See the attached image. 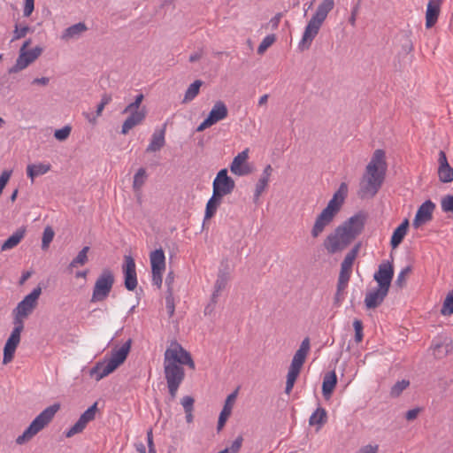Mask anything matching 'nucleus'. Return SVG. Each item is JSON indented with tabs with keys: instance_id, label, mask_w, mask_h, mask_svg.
Here are the masks:
<instances>
[{
	"instance_id": "obj_1",
	"label": "nucleus",
	"mask_w": 453,
	"mask_h": 453,
	"mask_svg": "<svg viewBox=\"0 0 453 453\" xmlns=\"http://www.w3.org/2000/svg\"><path fill=\"white\" fill-rule=\"evenodd\" d=\"M181 365L195 369L191 355L179 343L173 342L166 349L164 355V372L171 397L176 396L178 388L182 383L185 372Z\"/></svg>"
},
{
	"instance_id": "obj_2",
	"label": "nucleus",
	"mask_w": 453,
	"mask_h": 453,
	"mask_svg": "<svg viewBox=\"0 0 453 453\" xmlns=\"http://www.w3.org/2000/svg\"><path fill=\"white\" fill-rule=\"evenodd\" d=\"M388 169L386 154L383 150H376L360 180L358 196L361 198L373 197L381 188Z\"/></svg>"
},
{
	"instance_id": "obj_3",
	"label": "nucleus",
	"mask_w": 453,
	"mask_h": 453,
	"mask_svg": "<svg viewBox=\"0 0 453 453\" xmlns=\"http://www.w3.org/2000/svg\"><path fill=\"white\" fill-rule=\"evenodd\" d=\"M334 0H323V2L319 4L316 12L305 27L303 37L299 42L298 49L301 51L308 50L311 47V42L318 35L320 27L326 19L328 13L334 9Z\"/></svg>"
},
{
	"instance_id": "obj_4",
	"label": "nucleus",
	"mask_w": 453,
	"mask_h": 453,
	"mask_svg": "<svg viewBox=\"0 0 453 453\" xmlns=\"http://www.w3.org/2000/svg\"><path fill=\"white\" fill-rule=\"evenodd\" d=\"M59 409V403H54L44 409L38 416L35 417L23 434L17 437L16 443L22 445L30 441L35 435L50 424Z\"/></svg>"
},
{
	"instance_id": "obj_5",
	"label": "nucleus",
	"mask_w": 453,
	"mask_h": 453,
	"mask_svg": "<svg viewBox=\"0 0 453 453\" xmlns=\"http://www.w3.org/2000/svg\"><path fill=\"white\" fill-rule=\"evenodd\" d=\"M114 282L115 278L111 270L104 269L96 280L90 301L92 303L104 301L109 296Z\"/></svg>"
},
{
	"instance_id": "obj_6",
	"label": "nucleus",
	"mask_w": 453,
	"mask_h": 453,
	"mask_svg": "<svg viewBox=\"0 0 453 453\" xmlns=\"http://www.w3.org/2000/svg\"><path fill=\"white\" fill-rule=\"evenodd\" d=\"M235 188L234 180L228 176L226 168L221 169L212 182L213 194L223 197L233 192Z\"/></svg>"
},
{
	"instance_id": "obj_7",
	"label": "nucleus",
	"mask_w": 453,
	"mask_h": 453,
	"mask_svg": "<svg viewBox=\"0 0 453 453\" xmlns=\"http://www.w3.org/2000/svg\"><path fill=\"white\" fill-rule=\"evenodd\" d=\"M42 293V288L37 287L33 291L26 296L24 299L19 302L14 310V316L19 319L27 317L37 304V300Z\"/></svg>"
},
{
	"instance_id": "obj_8",
	"label": "nucleus",
	"mask_w": 453,
	"mask_h": 453,
	"mask_svg": "<svg viewBox=\"0 0 453 453\" xmlns=\"http://www.w3.org/2000/svg\"><path fill=\"white\" fill-rule=\"evenodd\" d=\"M344 231L338 226L334 234L327 236L325 248L329 253L334 254L342 250L352 242Z\"/></svg>"
},
{
	"instance_id": "obj_9",
	"label": "nucleus",
	"mask_w": 453,
	"mask_h": 453,
	"mask_svg": "<svg viewBox=\"0 0 453 453\" xmlns=\"http://www.w3.org/2000/svg\"><path fill=\"white\" fill-rule=\"evenodd\" d=\"M42 51L43 49L42 47L36 46L32 50H25V51L19 52L15 65L9 70V72L11 73H18L27 68L31 63H33L41 56Z\"/></svg>"
},
{
	"instance_id": "obj_10",
	"label": "nucleus",
	"mask_w": 453,
	"mask_h": 453,
	"mask_svg": "<svg viewBox=\"0 0 453 453\" xmlns=\"http://www.w3.org/2000/svg\"><path fill=\"white\" fill-rule=\"evenodd\" d=\"M394 277V267L392 262L383 261L380 264L377 272L373 275L378 287L389 290Z\"/></svg>"
},
{
	"instance_id": "obj_11",
	"label": "nucleus",
	"mask_w": 453,
	"mask_h": 453,
	"mask_svg": "<svg viewBox=\"0 0 453 453\" xmlns=\"http://www.w3.org/2000/svg\"><path fill=\"white\" fill-rule=\"evenodd\" d=\"M125 287L127 290L133 291L137 287V275L135 270V263L131 256H125L124 264L122 266Z\"/></svg>"
},
{
	"instance_id": "obj_12",
	"label": "nucleus",
	"mask_w": 453,
	"mask_h": 453,
	"mask_svg": "<svg viewBox=\"0 0 453 453\" xmlns=\"http://www.w3.org/2000/svg\"><path fill=\"white\" fill-rule=\"evenodd\" d=\"M249 158L248 149L238 153L230 165V171L237 176H246L251 173V167L247 163Z\"/></svg>"
},
{
	"instance_id": "obj_13",
	"label": "nucleus",
	"mask_w": 453,
	"mask_h": 453,
	"mask_svg": "<svg viewBox=\"0 0 453 453\" xmlns=\"http://www.w3.org/2000/svg\"><path fill=\"white\" fill-rule=\"evenodd\" d=\"M365 226V216L361 213L356 214L349 219L339 227L345 230V234L353 241L363 230Z\"/></svg>"
},
{
	"instance_id": "obj_14",
	"label": "nucleus",
	"mask_w": 453,
	"mask_h": 453,
	"mask_svg": "<svg viewBox=\"0 0 453 453\" xmlns=\"http://www.w3.org/2000/svg\"><path fill=\"white\" fill-rule=\"evenodd\" d=\"M348 195V186L345 182L341 183L338 190L334 194L333 197L329 200L324 211L331 213L334 217L340 211L346 196Z\"/></svg>"
},
{
	"instance_id": "obj_15",
	"label": "nucleus",
	"mask_w": 453,
	"mask_h": 453,
	"mask_svg": "<svg viewBox=\"0 0 453 453\" xmlns=\"http://www.w3.org/2000/svg\"><path fill=\"white\" fill-rule=\"evenodd\" d=\"M434 208L435 204L431 200L424 202L417 211L413 220V226L418 228L421 225L429 222L433 218Z\"/></svg>"
},
{
	"instance_id": "obj_16",
	"label": "nucleus",
	"mask_w": 453,
	"mask_h": 453,
	"mask_svg": "<svg viewBox=\"0 0 453 453\" xmlns=\"http://www.w3.org/2000/svg\"><path fill=\"white\" fill-rule=\"evenodd\" d=\"M359 250V246H355L350 251L347 253L345 256L343 261L341 264V271L339 274V280H349L351 271H352V265L353 263L357 256Z\"/></svg>"
},
{
	"instance_id": "obj_17",
	"label": "nucleus",
	"mask_w": 453,
	"mask_h": 453,
	"mask_svg": "<svg viewBox=\"0 0 453 453\" xmlns=\"http://www.w3.org/2000/svg\"><path fill=\"white\" fill-rule=\"evenodd\" d=\"M132 344V340L128 339L125 343H123L119 348L113 349L111 350V358L108 362L117 369L121 364L125 362L127 357L130 351Z\"/></svg>"
},
{
	"instance_id": "obj_18",
	"label": "nucleus",
	"mask_w": 453,
	"mask_h": 453,
	"mask_svg": "<svg viewBox=\"0 0 453 453\" xmlns=\"http://www.w3.org/2000/svg\"><path fill=\"white\" fill-rule=\"evenodd\" d=\"M388 289L380 288V287L376 288L375 289H372L366 293L365 298V304L367 309H375L378 306H380L385 297L388 294Z\"/></svg>"
},
{
	"instance_id": "obj_19",
	"label": "nucleus",
	"mask_w": 453,
	"mask_h": 453,
	"mask_svg": "<svg viewBox=\"0 0 453 453\" xmlns=\"http://www.w3.org/2000/svg\"><path fill=\"white\" fill-rule=\"evenodd\" d=\"M129 116L124 121L121 127V134H127L134 127L142 123L146 118V111L142 108L141 111H130Z\"/></svg>"
},
{
	"instance_id": "obj_20",
	"label": "nucleus",
	"mask_w": 453,
	"mask_h": 453,
	"mask_svg": "<svg viewBox=\"0 0 453 453\" xmlns=\"http://www.w3.org/2000/svg\"><path fill=\"white\" fill-rule=\"evenodd\" d=\"M441 0H430L426 12V27L431 28L436 22L440 14Z\"/></svg>"
},
{
	"instance_id": "obj_21",
	"label": "nucleus",
	"mask_w": 453,
	"mask_h": 453,
	"mask_svg": "<svg viewBox=\"0 0 453 453\" xmlns=\"http://www.w3.org/2000/svg\"><path fill=\"white\" fill-rule=\"evenodd\" d=\"M334 216L326 211H322L319 215L316 218L315 223L311 229V235L316 238L318 237L334 219Z\"/></svg>"
},
{
	"instance_id": "obj_22",
	"label": "nucleus",
	"mask_w": 453,
	"mask_h": 453,
	"mask_svg": "<svg viewBox=\"0 0 453 453\" xmlns=\"http://www.w3.org/2000/svg\"><path fill=\"white\" fill-rule=\"evenodd\" d=\"M310 339L306 337L303 340L299 346V349L295 353L290 365L301 369L305 362V358L310 350Z\"/></svg>"
},
{
	"instance_id": "obj_23",
	"label": "nucleus",
	"mask_w": 453,
	"mask_h": 453,
	"mask_svg": "<svg viewBox=\"0 0 453 453\" xmlns=\"http://www.w3.org/2000/svg\"><path fill=\"white\" fill-rule=\"evenodd\" d=\"M228 110L226 105L222 101H218L214 104L207 119L214 125L217 122L225 119L227 117Z\"/></svg>"
},
{
	"instance_id": "obj_24",
	"label": "nucleus",
	"mask_w": 453,
	"mask_h": 453,
	"mask_svg": "<svg viewBox=\"0 0 453 453\" xmlns=\"http://www.w3.org/2000/svg\"><path fill=\"white\" fill-rule=\"evenodd\" d=\"M236 396H237V391H234L226 397V399L225 401V404L223 406V409L219 414V420H218V429L219 430L221 429L225 426L226 419L231 415L233 405L236 399Z\"/></svg>"
},
{
	"instance_id": "obj_25",
	"label": "nucleus",
	"mask_w": 453,
	"mask_h": 453,
	"mask_svg": "<svg viewBox=\"0 0 453 453\" xmlns=\"http://www.w3.org/2000/svg\"><path fill=\"white\" fill-rule=\"evenodd\" d=\"M165 127L160 130H155L151 135L150 144L146 149V152H156L160 150L165 143Z\"/></svg>"
},
{
	"instance_id": "obj_26",
	"label": "nucleus",
	"mask_w": 453,
	"mask_h": 453,
	"mask_svg": "<svg viewBox=\"0 0 453 453\" xmlns=\"http://www.w3.org/2000/svg\"><path fill=\"white\" fill-rule=\"evenodd\" d=\"M272 173H273V167L271 166V165H267L264 168L263 173H262L257 183L256 184V188H255V193H254L255 200H257L259 198V196H261V194L266 188Z\"/></svg>"
},
{
	"instance_id": "obj_27",
	"label": "nucleus",
	"mask_w": 453,
	"mask_h": 453,
	"mask_svg": "<svg viewBox=\"0 0 453 453\" xmlns=\"http://www.w3.org/2000/svg\"><path fill=\"white\" fill-rule=\"evenodd\" d=\"M88 30L87 26L83 22H79L65 28L61 35L64 41L79 38L84 32Z\"/></svg>"
},
{
	"instance_id": "obj_28",
	"label": "nucleus",
	"mask_w": 453,
	"mask_h": 453,
	"mask_svg": "<svg viewBox=\"0 0 453 453\" xmlns=\"http://www.w3.org/2000/svg\"><path fill=\"white\" fill-rule=\"evenodd\" d=\"M115 370L116 369L108 361L106 363H97L90 370V375L95 378L96 381H99Z\"/></svg>"
},
{
	"instance_id": "obj_29",
	"label": "nucleus",
	"mask_w": 453,
	"mask_h": 453,
	"mask_svg": "<svg viewBox=\"0 0 453 453\" xmlns=\"http://www.w3.org/2000/svg\"><path fill=\"white\" fill-rule=\"evenodd\" d=\"M229 280V274L226 271L219 270L214 284V291L211 296V303L215 304L220 292L226 288Z\"/></svg>"
},
{
	"instance_id": "obj_30",
	"label": "nucleus",
	"mask_w": 453,
	"mask_h": 453,
	"mask_svg": "<svg viewBox=\"0 0 453 453\" xmlns=\"http://www.w3.org/2000/svg\"><path fill=\"white\" fill-rule=\"evenodd\" d=\"M151 271L165 270V256L164 250L160 248L152 251L150 255Z\"/></svg>"
},
{
	"instance_id": "obj_31",
	"label": "nucleus",
	"mask_w": 453,
	"mask_h": 453,
	"mask_svg": "<svg viewBox=\"0 0 453 453\" xmlns=\"http://www.w3.org/2000/svg\"><path fill=\"white\" fill-rule=\"evenodd\" d=\"M409 226V221L405 219L403 223H401L394 231L390 244L393 249L397 248L400 243L403 242L404 236L407 234V229Z\"/></svg>"
},
{
	"instance_id": "obj_32",
	"label": "nucleus",
	"mask_w": 453,
	"mask_h": 453,
	"mask_svg": "<svg viewBox=\"0 0 453 453\" xmlns=\"http://www.w3.org/2000/svg\"><path fill=\"white\" fill-rule=\"evenodd\" d=\"M337 378L335 372H330L326 373L323 379L322 383V393L325 398H328L331 396L334 388L336 385Z\"/></svg>"
},
{
	"instance_id": "obj_33",
	"label": "nucleus",
	"mask_w": 453,
	"mask_h": 453,
	"mask_svg": "<svg viewBox=\"0 0 453 453\" xmlns=\"http://www.w3.org/2000/svg\"><path fill=\"white\" fill-rule=\"evenodd\" d=\"M25 234L26 229L24 227L19 228L2 244L1 250H8L13 249L24 238Z\"/></svg>"
},
{
	"instance_id": "obj_34",
	"label": "nucleus",
	"mask_w": 453,
	"mask_h": 453,
	"mask_svg": "<svg viewBox=\"0 0 453 453\" xmlns=\"http://www.w3.org/2000/svg\"><path fill=\"white\" fill-rule=\"evenodd\" d=\"M20 340L13 339L9 337L7 342H5L4 348V358H3V364L7 365L9 364L14 357L15 350L19 343Z\"/></svg>"
},
{
	"instance_id": "obj_35",
	"label": "nucleus",
	"mask_w": 453,
	"mask_h": 453,
	"mask_svg": "<svg viewBox=\"0 0 453 453\" xmlns=\"http://www.w3.org/2000/svg\"><path fill=\"white\" fill-rule=\"evenodd\" d=\"M50 169V164L39 163L28 165L27 167V174L32 180H34L35 177L47 173Z\"/></svg>"
},
{
	"instance_id": "obj_36",
	"label": "nucleus",
	"mask_w": 453,
	"mask_h": 453,
	"mask_svg": "<svg viewBox=\"0 0 453 453\" xmlns=\"http://www.w3.org/2000/svg\"><path fill=\"white\" fill-rule=\"evenodd\" d=\"M222 197L215 196L212 193L211 197L209 199L205 208L204 219H210L214 216L217 211L218 207L221 203Z\"/></svg>"
},
{
	"instance_id": "obj_37",
	"label": "nucleus",
	"mask_w": 453,
	"mask_h": 453,
	"mask_svg": "<svg viewBox=\"0 0 453 453\" xmlns=\"http://www.w3.org/2000/svg\"><path fill=\"white\" fill-rule=\"evenodd\" d=\"M326 422V411L324 408L319 407L310 417L309 424L311 426L319 425V426Z\"/></svg>"
},
{
	"instance_id": "obj_38",
	"label": "nucleus",
	"mask_w": 453,
	"mask_h": 453,
	"mask_svg": "<svg viewBox=\"0 0 453 453\" xmlns=\"http://www.w3.org/2000/svg\"><path fill=\"white\" fill-rule=\"evenodd\" d=\"M300 371H301L300 368L294 367L291 365L289 366L288 375H287L286 388H285V392L287 394H289L292 391L295 382L300 373Z\"/></svg>"
},
{
	"instance_id": "obj_39",
	"label": "nucleus",
	"mask_w": 453,
	"mask_h": 453,
	"mask_svg": "<svg viewBox=\"0 0 453 453\" xmlns=\"http://www.w3.org/2000/svg\"><path fill=\"white\" fill-rule=\"evenodd\" d=\"M203 82L200 80L195 81L191 83L185 92L183 103L192 101L199 93Z\"/></svg>"
},
{
	"instance_id": "obj_40",
	"label": "nucleus",
	"mask_w": 453,
	"mask_h": 453,
	"mask_svg": "<svg viewBox=\"0 0 453 453\" xmlns=\"http://www.w3.org/2000/svg\"><path fill=\"white\" fill-rule=\"evenodd\" d=\"M89 250L88 246H85L82 250L78 253V255L71 261L69 264V268H75L78 266L84 265L88 262V252Z\"/></svg>"
},
{
	"instance_id": "obj_41",
	"label": "nucleus",
	"mask_w": 453,
	"mask_h": 453,
	"mask_svg": "<svg viewBox=\"0 0 453 453\" xmlns=\"http://www.w3.org/2000/svg\"><path fill=\"white\" fill-rule=\"evenodd\" d=\"M147 173L144 168H140L136 172V173L134 176V181H133V188L135 192H138L141 190L142 187L144 185L146 180H147Z\"/></svg>"
},
{
	"instance_id": "obj_42",
	"label": "nucleus",
	"mask_w": 453,
	"mask_h": 453,
	"mask_svg": "<svg viewBox=\"0 0 453 453\" xmlns=\"http://www.w3.org/2000/svg\"><path fill=\"white\" fill-rule=\"evenodd\" d=\"M443 316H450L453 314V289L447 295L441 310Z\"/></svg>"
},
{
	"instance_id": "obj_43",
	"label": "nucleus",
	"mask_w": 453,
	"mask_h": 453,
	"mask_svg": "<svg viewBox=\"0 0 453 453\" xmlns=\"http://www.w3.org/2000/svg\"><path fill=\"white\" fill-rule=\"evenodd\" d=\"M438 177L443 183L451 182L453 180V168L451 166L439 167Z\"/></svg>"
},
{
	"instance_id": "obj_44",
	"label": "nucleus",
	"mask_w": 453,
	"mask_h": 453,
	"mask_svg": "<svg viewBox=\"0 0 453 453\" xmlns=\"http://www.w3.org/2000/svg\"><path fill=\"white\" fill-rule=\"evenodd\" d=\"M349 281L338 279L337 290L334 296V303L340 305L344 298V291L348 286Z\"/></svg>"
},
{
	"instance_id": "obj_45",
	"label": "nucleus",
	"mask_w": 453,
	"mask_h": 453,
	"mask_svg": "<svg viewBox=\"0 0 453 453\" xmlns=\"http://www.w3.org/2000/svg\"><path fill=\"white\" fill-rule=\"evenodd\" d=\"M55 233L51 226H46L42 233V249H48L50 243L52 242L54 238Z\"/></svg>"
},
{
	"instance_id": "obj_46",
	"label": "nucleus",
	"mask_w": 453,
	"mask_h": 453,
	"mask_svg": "<svg viewBox=\"0 0 453 453\" xmlns=\"http://www.w3.org/2000/svg\"><path fill=\"white\" fill-rule=\"evenodd\" d=\"M86 426L87 424L80 418L76 423L72 427H70L68 431L65 432V436L70 438L77 434L81 433L85 429Z\"/></svg>"
},
{
	"instance_id": "obj_47",
	"label": "nucleus",
	"mask_w": 453,
	"mask_h": 453,
	"mask_svg": "<svg viewBox=\"0 0 453 453\" xmlns=\"http://www.w3.org/2000/svg\"><path fill=\"white\" fill-rule=\"evenodd\" d=\"M410 385L409 380H402L400 381H397L392 388L390 391V395L394 397L399 396L402 392L407 388V387Z\"/></svg>"
},
{
	"instance_id": "obj_48",
	"label": "nucleus",
	"mask_w": 453,
	"mask_h": 453,
	"mask_svg": "<svg viewBox=\"0 0 453 453\" xmlns=\"http://www.w3.org/2000/svg\"><path fill=\"white\" fill-rule=\"evenodd\" d=\"M14 328L12 329L11 335L9 337L20 340V334L24 328L22 319L17 318L14 316Z\"/></svg>"
},
{
	"instance_id": "obj_49",
	"label": "nucleus",
	"mask_w": 453,
	"mask_h": 453,
	"mask_svg": "<svg viewBox=\"0 0 453 453\" xmlns=\"http://www.w3.org/2000/svg\"><path fill=\"white\" fill-rule=\"evenodd\" d=\"M165 309L169 317H173L175 311V304L173 292L168 288L167 295L165 296Z\"/></svg>"
},
{
	"instance_id": "obj_50",
	"label": "nucleus",
	"mask_w": 453,
	"mask_h": 453,
	"mask_svg": "<svg viewBox=\"0 0 453 453\" xmlns=\"http://www.w3.org/2000/svg\"><path fill=\"white\" fill-rule=\"evenodd\" d=\"M97 411V403L92 404L88 410H86L81 415V418L88 424L92 421L96 417V412Z\"/></svg>"
},
{
	"instance_id": "obj_51",
	"label": "nucleus",
	"mask_w": 453,
	"mask_h": 453,
	"mask_svg": "<svg viewBox=\"0 0 453 453\" xmlns=\"http://www.w3.org/2000/svg\"><path fill=\"white\" fill-rule=\"evenodd\" d=\"M143 100V95L139 94L135 96V99L133 103L129 104L122 111L123 114H127L130 111H141V104Z\"/></svg>"
},
{
	"instance_id": "obj_52",
	"label": "nucleus",
	"mask_w": 453,
	"mask_h": 453,
	"mask_svg": "<svg viewBox=\"0 0 453 453\" xmlns=\"http://www.w3.org/2000/svg\"><path fill=\"white\" fill-rule=\"evenodd\" d=\"M274 41H275L274 35H266L260 42V44L257 48V53L260 55L264 54L265 51L274 42Z\"/></svg>"
},
{
	"instance_id": "obj_53",
	"label": "nucleus",
	"mask_w": 453,
	"mask_h": 453,
	"mask_svg": "<svg viewBox=\"0 0 453 453\" xmlns=\"http://www.w3.org/2000/svg\"><path fill=\"white\" fill-rule=\"evenodd\" d=\"M441 210L444 212H453V195H448L441 199Z\"/></svg>"
},
{
	"instance_id": "obj_54",
	"label": "nucleus",
	"mask_w": 453,
	"mask_h": 453,
	"mask_svg": "<svg viewBox=\"0 0 453 453\" xmlns=\"http://www.w3.org/2000/svg\"><path fill=\"white\" fill-rule=\"evenodd\" d=\"M71 127L65 126L64 127L60 129H57L54 133V136L58 141H65L68 138L71 133Z\"/></svg>"
},
{
	"instance_id": "obj_55",
	"label": "nucleus",
	"mask_w": 453,
	"mask_h": 453,
	"mask_svg": "<svg viewBox=\"0 0 453 453\" xmlns=\"http://www.w3.org/2000/svg\"><path fill=\"white\" fill-rule=\"evenodd\" d=\"M29 29L30 28L28 26L20 27L17 24L15 26V29L13 31V38L12 41H16V40L25 37L26 35L27 34V32L29 31Z\"/></svg>"
},
{
	"instance_id": "obj_56",
	"label": "nucleus",
	"mask_w": 453,
	"mask_h": 453,
	"mask_svg": "<svg viewBox=\"0 0 453 453\" xmlns=\"http://www.w3.org/2000/svg\"><path fill=\"white\" fill-rule=\"evenodd\" d=\"M353 327L355 330V341L360 342L363 340V323L359 319H355L353 322Z\"/></svg>"
},
{
	"instance_id": "obj_57",
	"label": "nucleus",
	"mask_w": 453,
	"mask_h": 453,
	"mask_svg": "<svg viewBox=\"0 0 453 453\" xmlns=\"http://www.w3.org/2000/svg\"><path fill=\"white\" fill-rule=\"evenodd\" d=\"M411 272V267L410 265L405 266L401 270V272L398 273L395 284L399 287H402L405 281L406 276Z\"/></svg>"
},
{
	"instance_id": "obj_58",
	"label": "nucleus",
	"mask_w": 453,
	"mask_h": 453,
	"mask_svg": "<svg viewBox=\"0 0 453 453\" xmlns=\"http://www.w3.org/2000/svg\"><path fill=\"white\" fill-rule=\"evenodd\" d=\"M181 404L183 406L184 411L188 412L189 411H193L194 399L191 396H184L181 399Z\"/></svg>"
},
{
	"instance_id": "obj_59",
	"label": "nucleus",
	"mask_w": 453,
	"mask_h": 453,
	"mask_svg": "<svg viewBox=\"0 0 453 453\" xmlns=\"http://www.w3.org/2000/svg\"><path fill=\"white\" fill-rule=\"evenodd\" d=\"M35 9V1L33 0H25L23 15L24 17H29Z\"/></svg>"
},
{
	"instance_id": "obj_60",
	"label": "nucleus",
	"mask_w": 453,
	"mask_h": 453,
	"mask_svg": "<svg viewBox=\"0 0 453 453\" xmlns=\"http://www.w3.org/2000/svg\"><path fill=\"white\" fill-rule=\"evenodd\" d=\"M11 171H4L0 175V195L11 177Z\"/></svg>"
},
{
	"instance_id": "obj_61",
	"label": "nucleus",
	"mask_w": 453,
	"mask_h": 453,
	"mask_svg": "<svg viewBox=\"0 0 453 453\" xmlns=\"http://www.w3.org/2000/svg\"><path fill=\"white\" fill-rule=\"evenodd\" d=\"M165 271H151L152 273V282L158 288H161L162 285V274Z\"/></svg>"
},
{
	"instance_id": "obj_62",
	"label": "nucleus",
	"mask_w": 453,
	"mask_h": 453,
	"mask_svg": "<svg viewBox=\"0 0 453 453\" xmlns=\"http://www.w3.org/2000/svg\"><path fill=\"white\" fill-rule=\"evenodd\" d=\"M419 411H420L419 408L409 410L405 414L406 419L409 421L414 420L418 417Z\"/></svg>"
},
{
	"instance_id": "obj_63",
	"label": "nucleus",
	"mask_w": 453,
	"mask_h": 453,
	"mask_svg": "<svg viewBox=\"0 0 453 453\" xmlns=\"http://www.w3.org/2000/svg\"><path fill=\"white\" fill-rule=\"evenodd\" d=\"M358 9H359V6H358V4H356V6L353 7V9L351 11V15L349 18V23L352 27L356 26V20H357V12H358Z\"/></svg>"
},
{
	"instance_id": "obj_64",
	"label": "nucleus",
	"mask_w": 453,
	"mask_h": 453,
	"mask_svg": "<svg viewBox=\"0 0 453 453\" xmlns=\"http://www.w3.org/2000/svg\"><path fill=\"white\" fill-rule=\"evenodd\" d=\"M378 446L366 445L361 448L358 453H377Z\"/></svg>"
}]
</instances>
